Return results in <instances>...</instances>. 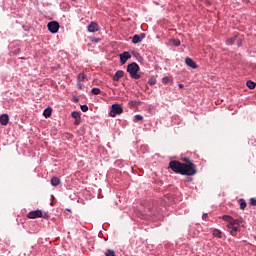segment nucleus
I'll use <instances>...</instances> for the list:
<instances>
[{
    "mask_svg": "<svg viewBox=\"0 0 256 256\" xmlns=\"http://www.w3.org/2000/svg\"><path fill=\"white\" fill-rule=\"evenodd\" d=\"M184 163H181L177 160H172L169 163V169L174 173H179L180 175H187L188 177H193L197 174V165L191 162V159L184 157L182 159Z\"/></svg>",
    "mask_w": 256,
    "mask_h": 256,
    "instance_id": "obj_1",
    "label": "nucleus"
},
{
    "mask_svg": "<svg viewBox=\"0 0 256 256\" xmlns=\"http://www.w3.org/2000/svg\"><path fill=\"white\" fill-rule=\"evenodd\" d=\"M222 219L228 223L226 227L227 229H230V235H232V237H237L241 221L233 219L230 215H224L222 216Z\"/></svg>",
    "mask_w": 256,
    "mask_h": 256,
    "instance_id": "obj_2",
    "label": "nucleus"
},
{
    "mask_svg": "<svg viewBox=\"0 0 256 256\" xmlns=\"http://www.w3.org/2000/svg\"><path fill=\"white\" fill-rule=\"evenodd\" d=\"M140 69L139 64L136 62H133L127 66V72L132 79H141V75H139Z\"/></svg>",
    "mask_w": 256,
    "mask_h": 256,
    "instance_id": "obj_3",
    "label": "nucleus"
},
{
    "mask_svg": "<svg viewBox=\"0 0 256 256\" xmlns=\"http://www.w3.org/2000/svg\"><path fill=\"white\" fill-rule=\"evenodd\" d=\"M28 219H37L38 217H43L44 219H47L49 217L47 213L43 214V211L41 210H36V211H31L27 214Z\"/></svg>",
    "mask_w": 256,
    "mask_h": 256,
    "instance_id": "obj_4",
    "label": "nucleus"
},
{
    "mask_svg": "<svg viewBox=\"0 0 256 256\" xmlns=\"http://www.w3.org/2000/svg\"><path fill=\"white\" fill-rule=\"evenodd\" d=\"M123 113V107L121 104H113L110 111V117H115L116 115H121Z\"/></svg>",
    "mask_w": 256,
    "mask_h": 256,
    "instance_id": "obj_5",
    "label": "nucleus"
},
{
    "mask_svg": "<svg viewBox=\"0 0 256 256\" xmlns=\"http://www.w3.org/2000/svg\"><path fill=\"white\" fill-rule=\"evenodd\" d=\"M47 27L50 33H57L59 31V22L57 21L49 22Z\"/></svg>",
    "mask_w": 256,
    "mask_h": 256,
    "instance_id": "obj_6",
    "label": "nucleus"
},
{
    "mask_svg": "<svg viewBox=\"0 0 256 256\" xmlns=\"http://www.w3.org/2000/svg\"><path fill=\"white\" fill-rule=\"evenodd\" d=\"M121 65H125L129 59H131V54L129 52H123L119 55Z\"/></svg>",
    "mask_w": 256,
    "mask_h": 256,
    "instance_id": "obj_7",
    "label": "nucleus"
},
{
    "mask_svg": "<svg viewBox=\"0 0 256 256\" xmlns=\"http://www.w3.org/2000/svg\"><path fill=\"white\" fill-rule=\"evenodd\" d=\"M88 31L89 33H97L99 31V24L97 22H91L88 25Z\"/></svg>",
    "mask_w": 256,
    "mask_h": 256,
    "instance_id": "obj_8",
    "label": "nucleus"
},
{
    "mask_svg": "<svg viewBox=\"0 0 256 256\" xmlns=\"http://www.w3.org/2000/svg\"><path fill=\"white\" fill-rule=\"evenodd\" d=\"M143 39H145V33H141L140 35L136 34L132 38V43L134 44L141 43Z\"/></svg>",
    "mask_w": 256,
    "mask_h": 256,
    "instance_id": "obj_9",
    "label": "nucleus"
},
{
    "mask_svg": "<svg viewBox=\"0 0 256 256\" xmlns=\"http://www.w3.org/2000/svg\"><path fill=\"white\" fill-rule=\"evenodd\" d=\"M185 63L188 67H191V69H197V63H195V61H193V59L187 57L185 59Z\"/></svg>",
    "mask_w": 256,
    "mask_h": 256,
    "instance_id": "obj_10",
    "label": "nucleus"
},
{
    "mask_svg": "<svg viewBox=\"0 0 256 256\" xmlns=\"http://www.w3.org/2000/svg\"><path fill=\"white\" fill-rule=\"evenodd\" d=\"M0 123L3 126H7L9 124V115L8 114H2L0 116Z\"/></svg>",
    "mask_w": 256,
    "mask_h": 256,
    "instance_id": "obj_11",
    "label": "nucleus"
},
{
    "mask_svg": "<svg viewBox=\"0 0 256 256\" xmlns=\"http://www.w3.org/2000/svg\"><path fill=\"white\" fill-rule=\"evenodd\" d=\"M124 75L125 72L123 70H118L113 76V81H119V79H121Z\"/></svg>",
    "mask_w": 256,
    "mask_h": 256,
    "instance_id": "obj_12",
    "label": "nucleus"
},
{
    "mask_svg": "<svg viewBox=\"0 0 256 256\" xmlns=\"http://www.w3.org/2000/svg\"><path fill=\"white\" fill-rule=\"evenodd\" d=\"M53 113V108L52 107H48L44 110L43 115L46 119H48V117H51V114Z\"/></svg>",
    "mask_w": 256,
    "mask_h": 256,
    "instance_id": "obj_13",
    "label": "nucleus"
},
{
    "mask_svg": "<svg viewBox=\"0 0 256 256\" xmlns=\"http://www.w3.org/2000/svg\"><path fill=\"white\" fill-rule=\"evenodd\" d=\"M238 203L240 205V209L242 211H245V209L247 208V202L245 201V199H243V198L239 199Z\"/></svg>",
    "mask_w": 256,
    "mask_h": 256,
    "instance_id": "obj_14",
    "label": "nucleus"
},
{
    "mask_svg": "<svg viewBox=\"0 0 256 256\" xmlns=\"http://www.w3.org/2000/svg\"><path fill=\"white\" fill-rule=\"evenodd\" d=\"M61 184V179H59V178H57V177H53L52 179H51V185L53 186V187H57L58 185H60Z\"/></svg>",
    "mask_w": 256,
    "mask_h": 256,
    "instance_id": "obj_15",
    "label": "nucleus"
},
{
    "mask_svg": "<svg viewBox=\"0 0 256 256\" xmlns=\"http://www.w3.org/2000/svg\"><path fill=\"white\" fill-rule=\"evenodd\" d=\"M213 236L217 237L218 239H221V237H223V232H221V230H219V229H214Z\"/></svg>",
    "mask_w": 256,
    "mask_h": 256,
    "instance_id": "obj_16",
    "label": "nucleus"
},
{
    "mask_svg": "<svg viewBox=\"0 0 256 256\" xmlns=\"http://www.w3.org/2000/svg\"><path fill=\"white\" fill-rule=\"evenodd\" d=\"M85 79H87V75H85L84 73L78 74V77H77L78 83H83V81H85Z\"/></svg>",
    "mask_w": 256,
    "mask_h": 256,
    "instance_id": "obj_17",
    "label": "nucleus"
},
{
    "mask_svg": "<svg viewBox=\"0 0 256 256\" xmlns=\"http://www.w3.org/2000/svg\"><path fill=\"white\" fill-rule=\"evenodd\" d=\"M246 85H247V88H248V89H255V87H256V83L253 82V81H251V80H248V81L246 82Z\"/></svg>",
    "mask_w": 256,
    "mask_h": 256,
    "instance_id": "obj_18",
    "label": "nucleus"
},
{
    "mask_svg": "<svg viewBox=\"0 0 256 256\" xmlns=\"http://www.w3.org/2000/svg\"><path fill=\"white\" fill-rule=\"evenodd\" d=\"M236 39H237V36L228 38V39L226 40V45H233V43H235Z\"/></svg>",
    "mask_w": 256,
    "mask_h": 256,
    "instance_id": "obj_19",
    "label": "nucleus"
},
{
    "mask_svg": "<svg viewBox=\"0 0 256 256\" xmlns=\"http://www.w3.org/2000/svg\"><path fill=\"white\" fill-rule=\"evenodd\" d=\"M91 94H92V95H100V94H101V89H99V88H93V89L91 90Z\"/></svg>",
    "mask_w": 256,
    "mask_h": 256,
    "instance_id": "obj_20",
    "label": "nucleus"
},
{
    "mask_svg": "<svg viewBox=\"0 0 256 256\" xmlns=\"http://www.w3.org/2000/svg\"><path fill=\"white\" fill-rule=\"evenodd\" d=\"M72 117H73V119H81V113L74 111V112H72Z\"/></svg>",
    "mask_w": 256,
    "mask_h": 256,
    "instance_id": "obj_21",
    "label": "nucleus"
},
{
    "mask_svg": "<svg viewBox=\"0 0 256 256\" xmlns=\"http://www.w3.org/2000/svg\"><path fill=\"white\" fill-rule=\"evenodd\" d=\"M105 256H115V250L108 249L105 252Z\"/></svg>",
    "mask_w": 256,
    "mask_h": 256,
    "instance_id": "obj_22",
    "label": "nucleus"
},
{
    "mask_svg": "<svg viewBox=\"0 0 256 256\" xmlns=\"http://www.w3.org/2000/svg\"><path fill=\"white\" fill-rule=\"evenodd\" d=\"M162 83H164V85H167V83H171V78L166 76L162 79Z\"/></svg>",
    "mask_w": 256,
    "mask_h": 256,
    "instance_id": "obj_23",
    "label": "nucleus"
},
{
    "mask_svg": "<svg viewBox=\"0 0 256 256\" xmlns=\"http://www.w3.org/2000/svg\"><path fill=\"white\" fill-rule=\"evenodd\" d=\"M172 42L175 47H179L181 45V40L179 39H174Z\"/></svg>",
    "mask_w": 256,
    "mask_h": 256,
    "instance_id": "obj_24",
    "label": "nucleus"
},
{
    "mask_svg": "<svg viewBox=\"0 0 256 256\" xmlns=\"http://www.w3.org/2000/svg\"><path fill=\"white\" fill-rule=\"evenodd\" d=\"M81 111H83V113H87L89 111V106L81 105Z\"/></svg>",
    "mask_w": 256,
    "mask_h": 256,
    "instance_id": "obj_25",
    "label": "nucleus"
},
{
    "mask_svg": "<svg viewBox=\"0 0 256 256\" xmlns=\"http://www.w3.org/2000/svg\"><path fill=\"white\" fill-rule=\"evenodd\" d=\"M148 83H149V85H155L157 83V80H155V78H150L148 80Z\"/></svg>",
    "mask_w": 256,
    "mask_h": 256,
    "instance_id": "obj_26",
    "label": "nucleus"
},
{
    "mask_svg": "<svg viewBox=\"0 0 256 256\" xmlns=\"http://www.w3.org/2000/svg\"><path fill=\"white\" fill-rule=\"evenodd\" d=\"M250 205L252 207H256V199L255 198H250Z\"/></svg>",
    "mask_w": 256,
    "mask_h": 256,
    "instance_id": "obj_27",
    "label": "nucleus"
},
{
    "mask_svg": "<svg viewBox=\"0 0 256 256\" xmlns=\"http://www.w3.org/2000/svg\"><path fill=\"white\" fill-rule=\"evenodd\" d=\"M135 119H136V121H143V116H141V115H136V116H135Z\"/></svg>",
    "mask_w": 256,
    "mask_h": 256,
    "instance_id": "obj_28",
    "label": "nucleus"
},
{
    "mask_svg": "<svg viewBox=\"0 0 256 256\" xmlns=\"http://www.w3.org/2000/svg\"><path fill=\"white\" fill-rule=\"evenodd\" d=\"M81 124V118L75 119L74 125H80Z\"/></svg>",
    "mask_w": 256,
    "mask_h": 256,
    "instance_id": "obj_29",
    "label": "nucleus"
},
{
    "mask_svg": "<svg viewBox=\"0 0 256 256\" xmlns=\"http://www.w3.org/2000/svg\"><path fill=\"white\" fill-rule=\"evenodd\" d=\"M77 87L78 89H83V84H81V82H77Z\"/></svg>",
    "mask_w": 256,
    "mask_h": 256,
    "instance_id": "obj_30",
    "label": "nucleus"
},
{
    "mask_svg": "<svg viewBox=\"0 0 256 256\" xmlns=\"http://www.w3.org/2000/svg\"><path fill=\"white\" fill-rule=\"evenodd\" d=\"M191 181H193V179H192L191 177H187V178H186V182H187V183H191Z\"/></svg>",
    "mask_w": 256,
    "mask_h": 256,
    "instance_id": "obj_31",
    "label": "nucleus"
},
{
    "mask_svg": "<svg viewBox=\"0 0 256 256\" xmlns=\"http://www.w3.org/2000/svg\"><path fill=\"white\" fill-rule=\"evenodd\" d=\"M207 217H208L207 214H203V215H202V219H203L204 221L207 220Z\"/></svg>",
    "mask_w": 256,
    "mask_h": 256,
    "instance_id": "obj_32",
    "label": "nucleus"
},
{
    "mask_svg": "<svg viewBox=\"0 0 256 256\" xmlns=\"http://www.w3.org/2000/svg\"><path fill=\"white\" fill-rule=\"evenodd\" d=\"M178 87H179V89H183V87H185V85L179 84Z\"/></svg>",
    "mask_w": 256,
    "mask_h": 256,
    "instance_id": "obj_33",
    "label": "nucleus"
},
{
    "mask_svg": "<svg viewBox=\"0 0 256 256\" xmlns=\"http://www.w3.org/2000/svg\"><path fill=\"white\" fill-rule=\"evenodd\" d=\"M244 1V3H249V0H243Z\"/></svg>",
    "mask_w": 256,
    "mask_h": 256,
    "instance_id": "obj_34",
    "label": "nucleus"
}]
</instances>
